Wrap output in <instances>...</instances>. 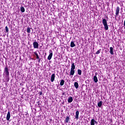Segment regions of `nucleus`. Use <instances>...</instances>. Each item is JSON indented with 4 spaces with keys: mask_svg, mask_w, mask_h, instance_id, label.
Returning a JSON list of instances; mask_svg holds the SVG:
<instances>
[{
    "mask_svg": "<svg viewBox=\"0 0 125 125\" xmlns=\"http://www.w3.org/2000/svg\"><path fill=\"white\" fill-rule=\"evenodd\" d=\"M35 55H36V59H38V62H41V58H40V57L39 56V54L37 52H34Z\"/></svg>",
    "mask_w": 125,
    "mask_h": 125,
    "instance_id": "0eeeda50",
    "label": "nucleus"
},
{
    "mask_svg": "<svg viewBox=\"0 0 125 125\" xmlns=\"http://www.w3.org/2000/svg\"><path fill=\"white\" fill-rule=\"evenodd\" d=\"M107 19H108V17H106Z\"/></svg>",
    "mask_w": 125,
    "mask_h": 125,
    "instance_id": "c756f323",
    "label": "nucleus"
},
{
    "mask_svg": "<svg viewBox=\"0 0 125 125\" xmlns=\"http://www.w3.org/2000/svg\"><path fill=\"white\" fill-rule=\"evenodd\" d=\"M5 31L6 33H8V27H7V26H5Z\"/></svg>",
    "mask_w": 125,
    "mask_h": 125,
    "instance_id": "393cba45",
    "label": "nucleus"
},
{
    "mask_svg": "<svg viewBox=\"0 0 125 125\" xmlns=\"http://www.w3.org/2000/svg\"><path fill=\"white\" fill-rule=\"evenodd\" d=\"M67 101L68 103H71V102H73V97L71 96L69 97Z\"/></svg>",
    "mask_w": 125,
    "mask_h": 125,
    "instance_id": "9b49d317",
    "label": "nucleus"
},
{
    "mask_svg": "<svg viewBox=\"0 0 125 125\" xmlns=\"http://www.w3.org/2000/svg\"><path fill=\"white\" fill-rule=\"evenodd\" d=\"M102 103H103V102L102 101H100V102H99L98 103V107H101V106H102Z\"/></svg>",
    "mask_w": 125,
    "mask_h": 125,
    "instance_id": "4be33fe9",
    "label": "nucleus"
},
{
    "mask_svg": "<svg viewBox=\"0 0 125 125\" xmlns=\"http://www.w3.org/2000/svg\"><path fill=\"white\" fill-rule=\"evenodd\" d=\"M77 73L79 75V76H81L82 75V70L78 69L77 70Z\"/></svg>",
    "mask_w": 125,
    "mask_h": 125,
    "instance_id": "aec40b11",
    "label": "nucleus"
},
{
    "mask_svg": "<svg viewBox=\"0 0 125 125\" xmlns=\"http://www.w3.org/2000/svg\"><path fill=\"white\" fill-rule=\"evenodd\" d=\"M106 5H107V6H109V3H107Z\"/></svg>",
    "mask_w": 125,
    "mask_h": 125,
    "instance_id": "bb28decb",
    "label": "nucleus"
},
{
    "mask_svg": "<svg viewBox=\"0 0 125 125\" xmlns=\"http://www.w3.org/2000/svg\"><path fill=\"white\" fill-rule=\"evenodd\" d=\"M101 52V49H99L98 51L96 52V54L98 55Z\"/></svg>",
    "mask_w": 125,
    "mask_h": 125,
    "instance_id": "b1692460",
    "label": "nucleus"
},
{
    "mask_svg": "<svg viewBox=\"0 0 125 125\" xmlns=\"http://www.w3.org/2000/svg\"><path fill=\"white\" fill-rule=\"evenodd\" d=\"M119 14H120V7L117 6L116 9L115 18H117V16H119Z\"/></svg>",
    "mask_w": 125,
    "mask_h": 125,
    "instance_id": "20e7f679",
    "label": "nucleus"
},
{
    "mask_svg": "<svg viewBox=\"0 0 125 125\" xmlns=\"http://www.w3.org/2000/svg\"><path fill=\"white\" fill-rule=\"evenodd\" d=\"M95 76H94V82L95 83H97L98 82V79L97 78V76H96V73H95Z\"/></svg>",
    "mask_w": 125,
    "mask_h": 125,
    "instance_id": "4468645a",
    "label": "nucleus"
},
{
    "mask_svg": "<svg viewBox=\"0 0 125 125\" xmlns=\"http://www.w3.org/2000/svg\"><path fill=\"white\" fill-rule=\"evenodd\" d=\"M54 80H55V74H53L51 77V83H53L54 82Z\"/></svg>",
    "mask_w": 125,
    "mask_h": 125,
    "instance_id": "6e6552de",
    "label": "nucleus"
},
{
    "mask_svg": "<svg viewBox=\"0 0 125 125\" xmlns=\"http://www.w3.org/2000/svg\"><path fill=\"white\" fill-rule=\"evenodd\" d=\"M103 24L104 26V29L105 31H108L109 29V26H108V23H107V20L105 19H103L102 20Z\"/></svg>",
    "mask_w": 125,
    "mask_h": 125,
    "instance_id": "f03ea898",
    "label": "nucleus"
},
{
    "mask_svg": "<svg viewBox=\"0 0 125 125\" xmlns=\"http://www.w3.org/2000/svg\"><path fill=\"white\" fill-rule=\"evenodd\" d=\"M10 119V111H8L7 116H6V120L7 121H9V119Z\"/></svg>",
    "mask_w": 125,
    "mask_h": 125,
    "instance_id": "9d476101",
    "label": "nucleus"
},
{
    "mask_svg": "<svg viewBox=\"0 0 125 125\" xmlns=\"http://www.w3.org/2000/svg\"><path fill=\"white\" fill-rule=\"evenodd\" d=\"M70 46L71 47H75V46H76V44H75V43L74 42L72 41L70 43Z\"/></svg>",
    "mask_w": 125,
    "mask_h": 125,
    "instance_id": "f3484780",
    "label": "nucleus"
},
{
    "mask_svg": "<svg viewBox=\"0 0 125 125\" xmlns=\"http://www.w3.org/2000/svg\"><path fill=\"white\" fill-rule=\"evenodd\" d=\"M49 55L47 57L48 60H51V59L52 58V56L53 55V52L51 50H49Z\"/></svg>",
    "mask_w": 125,
    "mask_h": 125,
    "instance_id": "7ed1b4c3",
    "label": "nucleus"
},
{
    "mask_svg": "<svg viewBox=\"0 0 125 125\" xmlns=\"http://www.w3.org/2000/svg\"><path fill=\"white\" fill-rule=\"evenodd\" d=\"M46 1H47V0H46Z\"/></svg>",
    "mask_w": 125,
    "mask_h": 125,
    "instance_id": "7c9ffc66",
    "label": "nucleus"
},
{
    "mask_svg": "<svg viewBox=\"0 0 125 125\" xmlns=\"http://www.w3.org/2000/svg\"><path fill=\"white\" fill-rule=\"evenodd\" d=\"M65 94V93H62V95H64Z\"/></svg>",
    "mask_w": 125,
    "mask_h": 125,
    "instance_id": "cd10ccee",
    "label": "nucleus"
},
{
    "mask_svg": "<svg viewBox=\"0 0 125 125\" xmlns=\"http://www.w3.org/2000/svg\"><path fill=\"white\" fill-rule=\"evenodd\" d=\"M75 69H76V66L75 65V63L74 62H72L71 64V67L70 69L75 70Z\"/></svg>",
    "mask_w": 125,
    "mask_h": 125,
    "instance_id": "2eb2a0df",
    "label": "nucleus"
},
{
    "mask_svg": "<svg viewBox=\"0 0 125 125\" xmlns=\"http://www.w3.org/2000/svg\"><path fill=\"white\" fill-rule=\"evenodd\" d=\"M74 74H75V70L70 69V76H74Z\"/></svg>",
    "mask_w": 125,
    "mask_h": 125,
    "instance_id": "f8f14e48",
    "label": "nucleus"
},
{
    "mask_svg": "<svg viewBox=\"0 0 125 125\" xmlns=\"http://www.w3.org/2000/svg\"><path fill=\"white\" fill-rule=\"evenodd\" d=\"M95 124L96 125H97V124H98V122H97L96 121H95V120H94V119H91V122H90V125H95Z\"/></svg>",
    "mask_w": 125,
    "mask_h": 125,
    "instance_id": "423d86ee",
    "label": "nucleus"
},
{
    "mask_svg": "<svg viewBox=\"0 0 125 125\" xmlns=\"http://www.w3.org/2000/svg\"><path fill=\"white\" fill-rule=\"evenodd\" d=\"M33 45L34 48H37V49L38 48H39V43H38V42H34L33 43Z\"/></svg>",
    "mask_w": 125,
    "mask_h": 125,
    "instance_id": "39448f33",
    "label": "nucleus"
},
{
    "mask_svg": "<svg viewBox=\"0 0 125 125\" xmlns=\"http://www.w3.org/2000/svg\"><path fill=\"white\" fill-rule=\"evenodd\" d=\"M66 75H68L69 74L68 73V72L66 73Z\"/></svg>",
    "mask_w": 125,
    "mask_h": 125,
    "instance_id": "c85d7f7f",
    "label": "nucleus"
},
{
    "mask_svg": "<svg viewBox=\"0 0 125 125\" xmlns=\"http://www.w3.org/2000/svg\"><path fill=\"white\" fill-rule=\"evenodd\" d=\"M74 86L76 88H79V83L78 82H75Z\"/></svg>",
    "mask_w": 125,
    "mask_h": 125,
    "instance_id": "6ab92c4d",
    "label": "nucleus"
},
{
    "mask_svg": "<svg viewBox=\"0 0 125 125\" xmlns=\"http://www.w3.org/2000/svg\"><path fill=\"white\" fill-rule=\"evenodd\" d=\"M4 74L5 75L6 81H7V82H9V70L7 66H6L4 68Z\"/></svg>",
    "mask_w": 125,
    "mask_h": 125,
    "instance_id": "f257e3e1",
    "label": "nucleus"
},
{
    "mask_svg": "<svg viewBox=\"0 0 125 125\" xmlns=\"http://www.w3.org/2000/svg\"><path fill=\"white\" fill-rule=\"evenodd\" d=\"M27 32L28 33H31V28H30L29 27H28L27 28Z\"/></svg>",
    "mask_w": 125,
    "mask_h": 125,
    "instance_id": "5701e85b",
    "label": "nucleus"
},
{
    "mask_svg": "<svg viewBox=\"0 0 125 125\" xmlns=\"http://www.w3.org/2000/svg\"><path fill=\"white\" fill-rule=\"evenodd\" d=\"M39 94L40 96L42 95V92L40 91L39 92Z\"/></svg>",
    "mask_w": 125,
    "mask_h": 125,
    "instance_id": "a878e982",
    "label": "nucleus"
},
{
    "mask_svg": "<svg viewBox=\"0 0 125 125\" xmlns=\"http://www.w3.org/2000/svg\"><path fill=\"white\" fill-rule=\"evenodd\" d=\"M64 83H65V81H64V80H61L60 85L62 86V85H64Z\"/></svg>",
    "mask_w": 125,
    "mask_h": 125,
    "instance_id": "a211bd4d",
    "label": "nucleus"
},
{
    "mask_svg": "<svg viewBox=\"0 0 125 125\" xmlns=\"http://www.w3.org/2000/svg\"><path fill=\"white\" fill-rule=\"evenodd\" d=\"M21 11L23 13L25 12V8L24 7L22 6L21 8Z\"/></svg>",
    "mask_w": 125,
    "mask_h": 125,
    "instance_id": "412c9836",
    "label": "nucleus"
},
{
    "mask_svg": "<svg viewBox=\"0 0 125 125\" xmlns=\"http://www.w3.org/2000/svg\"><path fill=\"white\" fill-rule=\"evenodd\" d=\"M70 121V116H67L64 120V123H68Z\"/></svg>",
    "mask_w": 125,
    "mask_h": 125,
    "instance_id": "ddd939ff",
    "label": "nucleus"
},
{
    "mask_svg": "<svg viewBox=\"0 0 125 125\" xmlns=\"http://www.w3.org/2000/svg\"><path fill=\"white\" fill-rule=\"evenodd\" d=\"M113 48L112 47H110V54H111V55H114V51H113Z\"/></svg>",
    "mask_w": 125,
    "mask_h": 125,
    "instance_id": "dca6fc26",
    "label": "nucleus"
},
{
    "mask_svg": "<svg viewBox=\"0 0 125 125\" xmlns=\"http://www.w3.org/2000/svg\"><path fill=\"white\" fill-rule=\"evenodd\" d=\"M79 115H80V111H79V110H77L76 112L75 115V119H76L77 120H79Z\"/></svg>",
    "mask_w": 125,
    "mask_h": 125,
    "instance_id": "1a4fd4ad",
    "label": "nucleus"
}]
</instances>
